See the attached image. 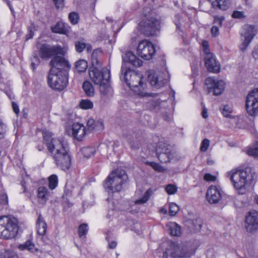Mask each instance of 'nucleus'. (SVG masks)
Segmentation results:
<instances>
[{
  "instance_id": "de8ad7c7",
  "label": "nucleus",
  "mask_w": 258,
  "mask_h": 258,
  "mask_svg": "<svg viewBox=\"0 0 258 258\" xmlns=\"http://www.w3.org/2000/svg\"><path fill=\"white\" fill-rule=\"evenodd\" d=\"M166 192L169 195L174 194L177 191V187L173 184H169L165 188Z\"/></svg>"
},
{
  "instance_id": "2eb2a0df",
  "label": "nucleus",
  "mask_w": 258,
  "mask_h": 258,
  "mask_svg": "<svg viewBox=\"0 0 258 258\" xmlns=\"http://www.w3.org/2000/svg\"><path fill=\"white\" fill-rule=\"evenodd\" d=\"M63 50L60 46H50L43 44L39 47V54L42 58H49L55 54H63Z\"/></svg>"
},
{
  "instance_id": "4d7b16f0",
  "label": "nucleus",
  "mask_w": 258,
  "mask_h": 258,
  "mask_svg": "<svg viewBox=\"0 0 258 258\" xmlns=\"http://www.w3.org/2000/svg\"><path fill=\"white\" fill-rule=\"evenodd\" d=\"M211 34L213 36L216 37L219 34V29L217 26H213L211 29Z\"/></svg>"
},
{
  "instance_id": "423d86ee",
  "label": "nucleus",
  "mask_w": 258,
  "mask_h": 258,
  "mask_svg": "<svg viewBox=\"0 0 258 258\" xmlns=\"http://www.w3.org/2000/svg\"><path fill=\"white\" fill-rule=\"evenodd\" d=\"M196 247L192 243L186 242L178 244L171 242L168 251L162 253V258H167L169 253L171 256L174 258H189L195 253Z\"/></svg>"
},
{
  "instance_id": "bb28decb",
  "label": "nucleus",
  "mask_w": 258,
  "mask_h": 258,
  "mask_svg": "<svg viewBox=\"0 0 258 258\" xmlns=\"http://www.w3.org/2000/svg\"><path fill=\"white\" fill-rule=\"evenodd\" d=\"M186 225L194 232L199 231L202 226V221L200 219L189 220L186 221Z\"/></svg>"
},
{
  "instance_id": "ddd939ff",
  "label": "nucleus",
  "mask_w": 258,
  "mask_h": 258,
  "mask_svg": "<svg viewBox=\"0 0 258 258\" xmlns=\"http://www.w3.org/2000/svg\"><path fill=\"white\" fill-rule=\"evenodd\" d=\"M169 79L167 72H161L150 71L148 75V80L151 84L157 89L160 88L166 84Z\"/></svg>"
},
{
  "instance_id": "5fc2aeb1",
  "label": "nucleus",
  "mask_w": 258,
  "mask_h": 258,
  "mask_svg": "<svg viewBox=\"0 0 258 258\" xmlns=\"http://www.w3.org/2000/svg\"><path fill=\"white\" fill-rule=\"evenodd\" d=\"M216 256V252L214 248H209L207 251V256L208 258H215Z\"/></svg>"
},
{
  "instance_id": "9d476101",
  "label": "nucleus",
  "mask_w": 258,
  "mask_h": 258,
  "mask_svg": "<svg viewBox=\"0 0 258 258\" xmlns=\"http://www.w3.org/2000/svg\"><path fill=\"white\" fill-rule=\"evenodd\" d=\"M110 76V72L106 68H90L89 77L95 85H98L106 80H108Z\"/></svg>"
},
{
  "instance_id": "cd10ccee",
  "label": "nucleus",
  "mask_w": 258,
  "mask_h": 258,
  "mask_svg": "<svg viewBox=\"0 0 258 258\" xmlns=\"http://www.w3.org/2000/svg\"><path fill=\"white\" fill-rule=\"evenodd\" d=\"M75 45L76 50L78 52H82L85 48H86L87 52L91 51L92 49L91 45L88 43H86L83 40L76 41Z\"/></svg>"
},
{
  "instance_id": "c9c22d12",
  "label": "nucleus",
  "mask_w": 258,
  "mask_h": 258,
  "mask_svg": "<svg viewBox=\"0 0 258 258\" xmlns=\"http://www.w3.org/2000/svg\"><path fill=\"white\" fill-rule=\"evenodd\" d=\"M80 106L83 109H92L93 107V103L88 99L82 100L80 102Z\"/></svg>"
},
{
  "instance_id": "774afa93",
  "label": "nucleus",
  "mask_w": 258,
  "mask_h": 258,
  "mask_svg": "<svg viewBox=\"0 0 258 258\" xmlns=\"http://www.w3.org/2000/svg\"><path fill=\"white\" fill-rule=\"evenodd\" d=\"M37 65H38V63L36 64V63H35L34 62H33V61H32V62H31V67H32V69H33V70H34L36 68V67H37Z\"/></svg>"
},
{
  "instance_id": "f257e3e1",
  "label": "nucleus",
  "mask_w": 258,
  "mask_h": 258,
  "mask_svg": "<svg viewBox=\"0 0 258 258\" xmlns=\"http://www.w3.org/2000/svg\"><path fill=\"white\" fill-rule=\"evenodd\" d=\"M123 64L121 69L120 79L123 80L130 88L137 95L142 96H148L146 92V85L143 81L142 75L136 72L132 71L127 66L129 63L134 67L142 66V61L137 57L131 51H127L122 56Z\"/></svg>"
},
{
  "instance_id": "20e7f679",
  "label": "nucleus",
  "mask_w": 258,
  "mask_h": 258,
  "mask_svg": "<svg viewBox=\"0 0 258 258\" xmlns=\"http://www.w3.org/2000/svg\"><path fill=\"white\" fill-rule=\"evenodd\" d=\"M232 185L238 193L245 194L249 189L255 173L250 167L235 169L228 173Z\"/></svg>"
},
{
  "instance_id": "052dcab7",
  "label": "nucleus",
  "mask_w": 258,
  "mask_h": 258,
  "mask_svg": "<svg viewBox=\"0 0 258 258\" xmlns=\"http://www.w3.org/2000/svg\"><path fill=\"white\" fill-rule=\"evenodd\" d=\"M12 105L13 109L14 112L16 114H18L19 113V106L17 105V104H16L14 102H12Z\"/></svg>"
},
{
  "instance_id": "13d9d810",
  "label": "nucleus",
  "mask_w": 258,
  "mask_h": 258,
  "mask_svg": "<svg viewBox=\"0 0 258 258\" xmlns=\"http://www.w3.org/2000/svg\"><path fill=\"white\" fill-rule=\"evenodd\" d=\"M224 19L223 17L215 16L214 22L218 23L219 25L222 26V22Z\"/></svg>"
},
{
  "instance_id": "49530a36",
  "label": "nucleus",
  "mask_w": 258,
  "mask_h": 258,
  "mask_svg": "<svg viewBox=\"0 0 258 258\" xmlns=\"http://www.w3.org/2000/svg\"><path fill=\"white\" fill-rule=\"evenodd\" d=\"M210 146V140L208 139H205L203 140L200 146V150L201 152H206Z\"/></svg>"
},
{
  "instance_id": "69168bd1",
  "label": "nucleus",
  "mask_w": 258,
  "mask_h": 258,
  "mask_svg": "<svg viewBox=\"0 0 258 258\" xmlns=\"http://www.w3.org/2000/svg\"><path fill=\"white\" fill-rule=\"evenodd\" d=\"M202 116L204 118H207L208 116L207 109L204 107L202 111Z\"/></svg>"
},
{
  "instance_id": "c85d7f7f",
  "label": "nucleus",
  "mask_w": 258,
  "mask_h": 258,
  "mask_svg": "<svg viewBox=\"0 0 258 258\" xmlns=\"http://www.w3.org/2000/svg\"><path fill=\"white\" fill-rule=\"evenodd\" d=\"M167 227L170 230V234L175 236H178L181 234L180 227L175 222H170Z\"/></svg>"
},
{
  "instance_id": "864d4df0",
  "label": "nucleus",
  "mask_w": 258,
  "mask_h": 258,
  "mask_svg": "<svg viewBox=\"0 0 258 258\" xmlns=\"http://www.w3.org/2000/svg\"><path fill=\"white\" fill-rule=\"evenodd\" d=\"M204 179L207 181H214L216 180V177L210 173H206L204 175Z\"/></svg>"
},
{
  "instance_id": "0eeeda50",
  "label": "nucleus",
  "mask_w": 258,
  "mask_h": 258,
  "mask_svg": "<svg viewBox=\"0 0 258 258\" xmlns=\"http://www.w3.org/2000/svg\"><path fill=\"white\" fill-rule=\"evenodd\" d=\"M127 179L124 170L117 169L113 171L104 182V187L109 192L119 191Z\"/></svg>"
},
{
  "instance_id": "2f4dec72",
  "label": "nucleus",
  "mask_w": 258,
  "mask_h": 258,
  "mask_svg": "<svg viewBox=\"0 0 258 258\" xmlns=\"http://www.w3.org/2000/svg\"><path fill=\"white\" fill-rule=\"evenodd\" d=\"M88 68L87 61L84 59H81L76 62V69L78 72H84Z\"/></svg>"
},
{
  "instance_id": "1a4fd4ad",
  "label": "nucleus",
  "mask_w": 258,
  "mask_h": 258,
  "mask_svg": "<svg viewBox=\"0 0 258 258\" xmlns=\"http://www.w3.org/2000/svg\"><path fill=\"white\" fill-rule=\"evenodd\" d=\"M256 27L253 25H245L243 26L241 32V44L240 49L244 52L249 44L257 33Z\"/></svg>"
},
{
  "instance_id": "f3484780",
  "label": "nucleus",
  "mask_w": 258,
  "mask_h": 258,
  "mask_svg": "<svg viewBox=\"0 0 258 258\" xmlns=\"http://www.w3.org/2000/svg\"><path fill=\"white\" fill-rule=\"evenodd\" d=\"M222 197V191L218 187L211 185L207 189L206 198L209 203L215 204L218 203Z\"/></svg>"
},
{
  "instance_id": "4c0bfd02",
  "label": "nucleus",
  "mask_w": 258,
  "mask_h": 258,
  "mask_svg": "<svg viewBox=\"0 0 258 258\" xmlns=\"http://www.w3.org/2000/svg\"><path fill=\"white\" fill-rule=\"evenodd\" d=\"M91 60L92 67L91 68L101 69V61L98 59L94 52L92 54Z\"/></svg>"
},
{
  "instance_id": "f704fd0d",
  "label": "nucleus",
  "mask_w": 258,
  "mask_h": 258,
  "mask_svg": "<svg viewBox=\"0 0 258 258\" xmlns=\"http://www.w3.org/2000/svg\"><path fill=\"white\" fill-rule=\"evenodd\" d=\"M52 31L55 33L64 34L66 29L63 23L59 22L55 26L52 27Z\"/></svg>"
},
{
  "instance_id": "72a5a7b5",
  "label": "nucleus",
  "mask_w": 258,
  "mask_h": 258,
  "mask_svg": "<svg viewBox=\"0 0 258 258\" xmlns=\"http://www.w3.org/2000/svg\"><path fill=\"white\" fill-rule=\"evenodd\" d=\"M247 153L249 156L258 158V142H256L252 146L248 148Z\"/></svg>"
},
{
  "instance_id": "c756f323",
  "label": "nucleus",
  "mask_w": 258,
  "mask_h": 258,
  "mask_svg": "<svg viewBox=\"0 0 258 258\" xmlns=\"http://www.w3.org/2000/svg\"><path fill=\"white\" fill-rule=\"evenodd\" d=\"M83 89L88 96H93L94 94V89L89 81H85L83 84Z\"/></svg>"
},
{
  "instance_id": "ea45409f",
  "label": "nucleus",
  "mask_w": 258,
  "mask_h": 258,
  "mask_svg": "<svg viewBox=\"0 0 258 258\" xmlns=\"http://www.w3.org/2000/svg\"><path fill=\"white\" fill-rule=\"evenodd\" d=\"M232 111L233 110L232 108L229 105H225L221 109L222 113L226 117H232L233 116L231 114Z\"/></svg>"
},
{
  "instance_id": "6e6552de",
  "label": "nucleus",
  "mask_w": 258,
  "mask_h": 258,
  "mask_svg": "<svg viewBox=\"0 0 258 258\" xmlns=\"http://www.w3.org/2000/svg\"><path fill=\"white\" fill-rule=\"evenodd\" d=\"M19 229L18 220L12 216L0 217V237L11 239L15 237Z\"/></svg>"
},
{
  "instance_id": "aec40b11",
  "label": "nucleus",
  "mask_w": 258,
  "mask_h": 258,
  "mask_svg": "<svg viewBox=\"0 0 258 258\" xmlns=\"http://www.w3.org/2000/svg\"><path fill=\"white\" fill-rule=\"evenodd\" d=\"M161 151L160 148H156L157 156L161 162L167 163L174 157L175 152L172 149L165 153H161Z\"/></svg>"
},
{
  "instance_id": "09e8293b",
  "label": "nucleus",
  "mask_w": 258,
  "mask_h": 258,
  "mask_svg": "<svg viewBox=\"0 0 258 258\" xmlns=\"http://www.w3.org/2000/svg\"><path fill=\"white\" fill-rule=\"evenodd\" d=\"M36 30L34 25L31 24V26L28 28L29 34L26 36V40L32 38L33 36L34 32Z\"/></svg>"
},
{
  "instance_id": "680f3d73",
  "label": "nucleus",
  "mask_w": 258,
  "mask_h": 258,
  "mask_svg": "<svg viewBox=\"0 0 258 258\" xmlns=\"http://www.w3.org/2000/svg\"><path fill=\"white\" fill-rule=\"evenodd\" d=\"M163 117L165 120L167 121H169L172 119L171 115H169L167 113L164 114L163 115Z\"/></svg>"
},
{
  "instance_id": "6ab92c4d",
  "label": "nucleus",
  "mask_w": 258,
  "mask_h": 258,
  "mask_svg": "<svg viewBox=\"0 0 258 258\" xmlns=\"http://www.w3.org/2000/svg\"><path fill=\"white\" fill-rule=\"evenodd\" d=\"M72 135L79 141H82L88 132L83 124L77 122L74 123L72 127Z\"/></svg>"
},
{
  "instance_id": "412c9836",
  "label": "nucleus",
  "mask_w": 258,
  "mask_h": 258,
  "mask_svg": "<svg viewBox=\"0 0 258 258\" xmlns=\"http://www.w3.org/2000/svg\"><path fill=\"white\" fill-rule=\"evenodd\" d=\"M50 192L45 186H40L37 189V197L39 202L41 204H45L48 200Z\"/></svg>"
},
{
  "instance_id": "4468645a",
  "label": "nucleus",
  "mask_w": 258,
  "mask_h": 258,
  "mask_svg": "<svg viewBox=\"0 0 258 258\" xmlns=\"http://www.w3.org/2000/svg\"><path fill=\"white\" fill-rule=\"evenodd\" d=\"M205 84L209 89V92H213V94L218 96L221 94L225 89V82L221 80L216 79L213 77H208L205 80Z\"/></svg>"
},
{
  "instance_id": "338daca9",
  "label": "nucleus",
  "mask_w": 258,
  "mask_h": 258,
  "mask_svg": "<svg viewBox=\"0 0 258 258\" xmlns=\"http://www.w3.org/2000/svg\"><path fill=\"white\" fill-rule=\"evenodd\" d=\"M151 103L154 106V107H156L160 105V101L159 100L153 101L151 102Z\"/></svg>"
},
{
  "instance_id": "6e6d98bb",
  "label": "nucleus",
  "mask_w": 258,
  "mask_h": 258,
  "mask_svg": "<svg viewBox=\"0 0 258 258\" xmlns=\"http://www.w3.org/2000/svg\"><path fill=\"white\" fill-rule=\"evenodd\" d=\"M202 46H203V49H204V52L205 53V55H206L207 53H210L209 52V50L208 48L209 44H208V41H204L202 43Z\"/></svg>"
},
{
  "instance_id": "7ed1b4c3",
  "label": "nucleus",
  "mask_w": 258,
  "mask_h": 258,
  "mask_svg": "<svg viewBox=\"0 0 258 258\" xmlns=\"http://www.w3.org/2000/svg\"><path fill=\"white\" fill-rule=\"evenodd\" d=\"M43 139L57 167L63 170H68L71 166V157L67 145L61 140L53 138L51 133L48 132L44 133Z\"/></svg>"
},
{
  "instance_id": "603ef678",
  "label": "nucleus",
  "mask_w": 258,
  "mask_h": 258,
  "mask_svg": "<svg viewBox=\"0 0 258 258\" xmlns=\"http://www.w3.org/2000/svg\"><path fill=\"white\" fill-rule=\"evenodd\" d=\"M64 0H53L57 9H62L64 7Z\"/></svg>"
},
{
  "instance_id": "3c124183",
  "label": "nucleus",
  "mask_w": 258,
  "mask_h": 258,
  "mask_svg": "<svg viewBox=\"0 0 258 258\" xmlns=\"http://www.w3.org/2000/svg\"><path fill=\"white\" fill-rule=\"evenodd\" d=\"M234 18L241 19L244 18V14L242 12L234 11L232 15Z\"/></svg>"
},
{
  "instance_id": "58836bf2",
  "label": "nucleus",
  "mask_w": 258,
  "mask_h": 258,
  "mask_svg": "<svg viewBox=\"0 0 258 258\" xmlns=\"http://www.w3.org/2000/svg\"><path fill=\"white\" fill-rule=\"evenodd\" d=\"M49 181V187L50 189H54L57 185L58 180L57 177L56 175H51L48 178Z\"/></svg>"
},
{
  "instance_id": "dca6fc26",
  "label": "nucleus",
  "mask_w": 258,
  "mask_h": 258,
  "mask_svg": "<svg viewBox=\"0 0 258 258\" xmlns=\"http://www.w3.org/2000/svg\"><path fill=\"white\" fill-rule=\"evenodd\" d=\"M245 228L249 232L258 230V212L251 210L247 214L245 218Z\"/></svg>"
},
{
  "instance_id": "a19ab883",
  "label": "nucleus",
  "mask_w": 258,
  "mask_h": 258,
  "mask_svg": "<svg viewBox=\"0 0 258 258\" xmlns=\"http://www.w3.org/2000/svg\"><path fill=\"white\" fill-rule=\"evenodd\" d=\"M69 19L71 23L74 25L77 24L79 20V16L77 13L73 12L69 14Z\"/></svg>"
},
{
  "instance_id": "0e129e2a",
  "label": "nucleus",
  "mask_w": 258,
  "mask_h": 258,
  "mask_svg": "<svg viewBox=\"0 0 258 258\" xmlns=\"http://www.w3.org/2000/svg\"><path fill=\"white\" fill-rule=\"evenodd\" d=\"M252 56L254 59L258 58V46L254 48L252 51Z\"/></svg>"
},
{
  "instance_id": "bf43d9fd",
  "label": "nucleus",
  "mask_w": 258,
  "mask_h": 258,
  "mask_svg": "<svg viewBox=\"0 0 258 258\" xmlns=\"http://www.w3.org/2000/svg\"><path fill=\"white\" fill-rule=\"evenodd\" d=\"M5 258H18V256L14 252H10L6 253Z\"/></svg>"
},
{
  "instance_id": "b1692460",
  "label": "nucleus",
  "mask_w": 258,
  "mask_h": 258,
  "mask_svg": "<svg viewBox=\"0 0 258 258\" xmlns=\"http://www.w3.org/2000/svg\"><path fill=\"white\" fill-rule=\"evenodd\" d=\"M18 248L21 250H27L31 253L38 254L41 251L35 247V244L30 240H28L24 244L19 245Z\"/></svg>"
},
{
  "instance_id": "393cba45",
  "label": "nucleus",
  "mask_w": 258,
  "mask_h": 258,
  "mask_svg": "<svg viewBox=\"0 0 258 258\" xmlns=\"http://www.w3.org/2000/svg\"><path fill=\"white\" fill-rule=\"evenodd\" d=\"M99 85V90L102 96L110 97L113 94V90L108 83V80H106Z\"/></svg>"
},
{
  "instance_id": "f03ea898",
  "label": "nucleus",
  "mask_w": 258,
  "mask_h": 258,
  "mask_svg": "<svg viewBox=\"0 0 258 258\" xmlns=\"http://www.w3.org/2000/svg\"><path fill=\"white\" fill-rule=\"evenodd\" d=\"M51 68L47 78L49 86L54 90L61 91L68 84L67 69L70 66L68 61L60 56H54L50 61Z\"/></svg>"
},
{
  "instance_id": "a18cd8bd",
  "label": "nucleus",
  "mask_w": 258,
  "mask_h": 258,
  "mask_svg": "<svg viewBox=\"0 0 258 258\" xmlns=\"http://www.w3.org/2000/svg\"><path fill=\"white\" fill-rule=\"evenodd\" d=\"M148 164L151 166L155 171L158 172H163L165 171V169L159 163L151 162H149Z\"/></svg>"
},
{
  "instance_id": "8fccbe9b",
  "label": "nucleus",
  "mask_w": 258,
  "mask_h": 258,
  "mask_svg": "<svg viewBox=\"0 0 258 258\" xmlns=\"http://www.w3.org/2000/svg\"><path fill=\"white\" fill-rule=\"evenodd\" d=\"M6 133V125L0 121V139H3Z\"/></svg>"
},
{
  "instance_id": "473e14b6",
  "label": "nucleus",
  "mask_w": 258,
  "mask_h": 258,
  "mask_svg": "<svg viewBox=\"0 0 258 258\" xmlns=\"http://www.w3.org/2000/svg\"><path fill=\"white\" fill-rule=\"evenodd\" d=\"M95 149L94 147H86L82 148L81 153L87 158L91 157L95 152Z\"/></svg>"
},
{
  "instance_id": "c03bdc74",
  "label": "nucleus",
  "mask_w": 258,
  "mask_h": 258,
  "mask_svg": "<svg viewBox=\"0 0 258 258\" xmlns=\"http://www.w3.org/2000/svg\"><path fill=\"white\" fill-rule=\"evenodd\" d=\"M88 231V225L87 224H83L79 226L78 228V234L80 237L85 235Z\"/></svg>"
},
{
  "instance_id": "9b49d317",
  "label": "nucleus",
  "mask_w": 258,
  "mask_h": 258,
  "mask_svg": "<svg viewBox=\"0 0 258 258\" xmlns=\"http://www.w3.org/2000/svg\"><path fill=\"white\" fill-rule=\"evenodd\" d=\"M137 53L139 56L146 59H151L155 53L154 45L147 40L139 42Z\"/></svg>"
},
{
  "instance_id": "f8f14e48",
  "label": "nucleus",
  "mask_w": 258,
  "mask_h": 258,
  "mask_svg": "<svg viewBox=\"0 0 258 258\" xmlns=\"http://www.w3.org/2000/svg\"><path fill=\"white\" fill-rule=\"evenodd\" d=\"M246 109L251 116L258 113V88L250 92L246 100Z\"/></svg>"
},
{
  "instance_id": "79ce46f5",
  "label": "nucleus",
  "mask_w": 258,
  "mask_h": 258,
  "mask_svg": "<svg viewBox=\"0 0 258 258\" xmlns=\"http://www.w3.org/2000/svg\"><path fill=\"white\" fill-rule=\"evenodd\" d=\"M156 148H160L162 151L161 153H165L171 150V147L165 143L160 142L158 143Z\"/></svg>"
},
{
  "instance_id": "7c9ffc66",
  "label": "nucleus",
  "mask_w": 258,
  "mask_h": 258,
  "mask_svg": "<svg viewBox=\"0 0 258 258\" xmlns=\"http://www.w3.org/2000/svg\"><path fill=\"white\" fill-rule=\"evenodd\" d=\"M152 194V190L151 189H148L141 198H140L139 199L135 201V203L137 205H141L146 203L149 200Z\"/></svg>"
},
{
  "instance_id": "4be33fe9",
  "label": "nucleus",
  "mask_w": 258,
  "mask_h": 258,
  "mask_svg": "<svg viewBox=\"0 0 258 258\" xmlns=\"http://www.w3.org/2000/svg\"><path fill=\"white\" fill-rule=\"evenodd\" d=\"M88 133L95 130L96 131H101L103 129V124L102 121H95L92 118L89 119L87 122Z\"/></svg>"
},
{
  "instance_id": "37998d69",
  "label": "nucleus",
  "mask_w": 258,
  "mask_h": 258,
  "mask_svg": "<svg viewBox=\"0 0 258 258\" xmlns=\"http://www.w3.org/2000/svg\"><path fill=\"white\" fill-rule=\"evenodd\" d=\"M169 213L170 216H175L179 211L178 206L175 203H171L169 205Z\"/></svg>"
},
{
  "instance_id": "39448f33",
  "label": "nucleus",
  "mask_w": 258,
  "mask_h": 258,
  "mask_svg": "<svg viewBox=\"0 0 258 258\" xmlns=\"http://www.w3.org/2000/svg\"><path fill=\"white\" fill-rule=\"evenodd\" d=\"M142 19L139 24L141 33L146 36L154 35L160 30L159 21L155 13L151 8H145L142 13Z\"/></svg>"
},
{
  "instance_id": "a878e982",
  "label": "nucleus",
  "mask_w": 258,
  "mask_h": 258,
  "mask_svg": "<svg viewBox=\"0 0 258 258\" xmlns=\"http://www.w3.org/2000/svg\"><path fill=\"white\" fill-rule=\"evenodd\" d=\"M47 229V224L41 215L38 216L37 221V230L38 234L43 235L45 234Z\"/></svg>"
},
{
  "instance_id": "a211bd4d",
  "label": "nucleus",
  "mask_w": 258,
  "mask_h": 258,
  "mask_svg": "<svg viewBox=\"0 0 258 258\" xmlns=\"http://www.w3.org/2000/svg\"><path fill=\"white\" fill-rule=\"evenodd\" d=\"M205 63L210 72L218 73L220 70V63L217 61L215 56L212 53H207L205 56Z\"/></svg>"
},
{
  "instance_id": "e433bc0d",
  "label": "nucleus",
  "mask_w": 258,
  "mask_h": 258,
  "mask_svg": "<svg viewBox=\"0 0 258 258\" xmlns=\"http://www.w3.org/2000/svg\"><path fill=\"white\" fill-rule=\"evenodd\" d=\"M8 196L5 190L1 191L0 193V205L3 207H6L8 205Z\"/></svg>"
},
{
  "instance_id": "5701e85b",
  "label": "nucleus",
  "mask_w": 258,
  "mask_h": 258,
  "mask_svg": "<svg viewBox=\"0 0 258 258\" xmlns=\"http://www.w3.org/2000/svg\"><path fill=\"white\" fill-rule=\"evenodd\" d=\"M212 7L222 11L227 10L230 6V0H209Z\"/></svg>"
},
{
  "instance_id": "e2e57ef3",
  "label": "nucleus",
  "mask_w": 258,
  "mask_h": 258,
  "mask_svg": "<svg viewBox=\"0 0 258 258\" xmlns=\"http://www.w3.org/2000/svg\"><path fill=\"white\" fill-rule=\"evenodd\" d=\"M117 245V242L115 241H112L108 242V247L111 249L115 248Z\"/></svg>"
}]
</instances>
